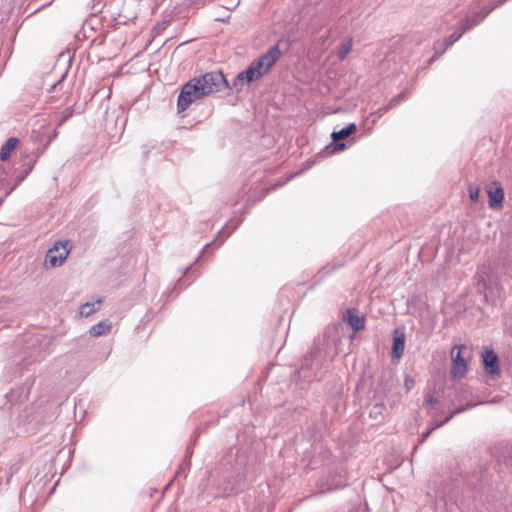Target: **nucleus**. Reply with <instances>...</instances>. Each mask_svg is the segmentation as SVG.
I'll use <instances>...</instances> for the list:
<instances>
[{"label":"nucleus","instance_id":"f257e3e1","mask_svg":"<svg viewBox=\"0 0 512 512\" xmlns=\"http://www.w3.org/2000/svg\"><path fill=\"white\" fill-rule=\"evenodd\" d=\"M193 80L199 86L200 94L204 96L220 92L228 86L226 78L220 71L209 72Z\"/></svg>","mask_w":512,"mask_h":512},{"label":"nucleus","instance_id":"f03ea898","mask_svg":"<svg viewBox=\"0 0 512 512\" xmlns=\"http://www.w3.org/2000/svg\"><path fill=\"white\" fill-rule=\"evenodd\" d=\"M68 241H57L46 254L45 265L47 267H57L64 263L70 253Z\"/></svg>","mask_w":512,"mask_h":512},{"label":"nucleus","instance_id":"7ed1b4c3","mask_svg":"<svg viewBox=\"0 0 512 512\" xmlns=\"http://www.w3.org/2000/svg\"><path fill=\"white\" fill-rule=\"evenodd\" d=\"M200 93L201 91L199 90V86L196 85L194 80L186 83L178 96V111H185L193 102L204 97V95Z\"/></svg>","mask_w":512,"mask_h":512},{"label":"nucleus","instance_id":"20e7f679","mask_svg":"<svg viewBox=\"0 0 512 512\" xmlns=\"http://www.w3.org/2000/svg\"><path fill=\"white\" fill-rule=\"evenodd\" d=\"M462 349H465L464 345H455L451 351L453 362L451 374L453 377H463L467 369L466 360L462 356Z\"/></svg>","mask_w":512,"mask_h":512},{"label":"nucleus","instance_id":"39448f33","mask_svg":"<svg viewBox=\"0 0 512 512\" xmlns=\"http://www.w3.org/2000/svg\"><path fill=\"white\" fill-rule=\"evenodd\" d=\"M484 370L488 376H500V364L497 354L492 349H486L482 353Z\"/></svg>","mask_w":512,"mask_h":512},{"label":"nucleus","instance_id":"423d86ee","mask_svg":"<svg viewBox=\"0 0 512 512\" xmlns=\"http://www.w3.org/2000/svg\"><path fill=\"white\" fill-rule=\"evenodd\" d=\"M356 131H357V126H356L355 123H350L349 125H347L346 127L342 128L341 130L334 131L331 134V137H332L333 141L336 142L333 145V152H340V151L345 150L346 149V144L338 143V141L343 140V139L349 137L350 135H352Z\"/></svg>","mask_w":512,"mask_h":512},{"label":"nucleus","instance_id":"0eeeda50","mask_svg":"<svg viewBox=\"0 0 512 512\" xmlns=\"http://www.w3.org/2000/svg\"><path fill=\"white\" fill-rule=\"evenodd\" d=\"M261 78V73L256 72V69L252 66V64L243 72L239 73L234 80V87L237 89H241L243 85L249 84L252 81L258 80Z\"/></svg>","mask_w":512,"mask_h":512},{"label":"nucleus","instance_id":"6e6552de","mask_svg":"<svg viewBox=\"0 0 512 512\" xmlns=\"http://www.w3.org/2000/svg\"><path fill=\"white\" fill-rule=\"evenodd\" d=\"M281 51L278 45L271 47L266 53H264L259 59L270 69L280 58Z\"/></svg>","mask_w":512,"mask_h":512},{"label":"nucleus","instance_id":"1a4fd4ad","mask_svg":"<svg viewBox=\"0 0 512 512\" xmlns=\"http://www.w3.org/2000/svg\"><path fill=\"white\" fill-rule=\"evenodd\" d=\"M489 206L491 208H498L502 206L504 200V191L500 184L496 186L494 190L488 191Z\"/></svg>","mask_w":512,"mask_h":512},{"label":"nucleus","instance_id":"9d476101","mask_svg":"<svg viewBox=\"0 0 512 512\" xmlns=\"http://www.w3.org/2000/svg\"><path fill=\"white\" fill-rule=\"evenodd\" d=\"M19 144V140L17 138L11 137L5 141V143L0 148V160L6 161L10 158L11 152L16 149Z\"/></svg>","mask_w":512,"mask_h":512},{"label":"nucleus","instance_id":"9b49d317","mask_svg":"<svg viewBox=\"0 0 512 512\" xmlns=\"http://www.w3.org/2000/svg\"><path fill=\"white\" fill-rule=\"evenodd\" d=\"M503 0H501L497 5H501L503 4L504 2H502ZM495 8V6L493 7V9ZM492 10V8L488 11H486L485 13H477L475 14L474 16H472L471 18H467L465 19V21L462 23V25L465 27L466 30H469L471 28H473L474 26L478 25L488 14L489 12Z\"/></svg>","mask_w":512,"mask_h":512},{"label":"nucleus","instance_id":"f8f14e48","mask_svg":"<svg viewBox=\"0 0 512 512\" xmlns=\"http://www.w3.org/2000/svg\"><path fill=\"white\" fill-rule=\"evenodd\" d=\"M405 349V336L401 334L399 336H395L393 339L392 346V357L395 359L401 358Z\"/></svg>","mask_w":512,"mask_h":512},{"label":"nucleus","instance_id":"ddd939ff","mask_svg":"<svg viewBox=\"0 0 512 512\" xmlns=\"http://www.w3.org/2000/svg\"><path fill=\"white\" fill-rule=\"evenodd\" d=\"M348 322L355 331L364 329L365 322L354 310H348Z\"/></svg>","mask_w":512,"mask_h":512},{"label":"nucleus","instance_id":"4468645a","mask_svg":"<svg viewBox=\"0 0 512 512\" xmlns=\"http://www.w3.org/2000/svg\"><path fill=\"white\" fill-rule=\"evenodd\" d=\"M111 330V323L107 320L101 321L90 328V334L99 337L107 334Z\"/></svg>","mask_w":512,"mask_h":512},{"label":"nucleus","instance_id":"2eb2a0df","mask_svg":"<svg viewBox=\"0 0 512 512\" xmlns=\"http://www.w3.org/2000/svg\"><path fill=\"white\" fill-rule=\"evenodd\" d=\"M353 46V39L351 37L345 39L338 51V58L342 61L351 52Z\"/></svg>","mask_w":512,"mask_h":512},{"label":"nucleus","instance_id":"dca6fc26","mask_svg":"<svg viewBox=\"0 0 512 512\" xmlns=\"http://www.w3.org/2000/svg\"><path fill=\"white\" fill-rule=\"evenodd\" d=\"M100 303H101L100 301H97L96 303L87 302V303L81 305V307L79 309L80 315L83 317H88V316L92 315L99 308Z\"/></svg>","mask_w":512,"mask_h":512},{"label":"nucleus","instance_id":"f3484780","mask_svg":"<svg viewBox=\"0 0 512 512\" xmlns=\"http://www.w3.org/2000/svg\"><path fill=\"white\" fill-rule=\"evenodd\" d=\"M463 410H464V408H459V409L455 410L454 412L450 413L449 416H447L443 421L437 423L434 427L428 429L425 433H423L421 442H424L429 437V435L432 433V431L434 429L441 427L442 425L447 423L455 414L460 413Z\"/></svg>","mask_w":512,"mask_h":512},{"label":"nucleus","instance_id":"a211bd4d","mask_svg":"<svg viewBox=\"0 0 512 512\" xmlns=\"http://www.w3.org/2000/svg\"><path fill=\"white\" fill-rule=\"evenodd\" d=\"M467 30L465 29V27L461 24V26L457 29V31H455L453 34H451L446 40V47H450L451 45H453L456 41H458L462 35L466 32Z\"/></svg>","mask_w":512,"mask_h":512},{"label":"nucleus","instance_id":"6ab92c4d","mask_svg":"<svg viewBox=\"0 0 512 512\" xmlns=\"http://www.w3.org/2000/svg\"><path fill=\"white\" fill-rule=\"evenodd\" d=\"M448 47H446V42H436L435 45H434V54L433 56L431 57V59L429 60V62H433L434 60H436L438 57H440L442 54H444V52L447 50Z\"/></svg>","mask_w":512,"mask_h":512},{"label":"nucleus","instance_id":"aec40b11","mask_svg":"<svg viewBox=\"0 0 512 512\" xmlns=\"http://www.w3.org/2000/svg\"><path fill=\"white\" fill-rule=\"evenodd\" d=\"M251 64L256 69V72L261 73V77L270 70L260 59L253 61Z\"/></svg>","mask_w":512,"mask_h":512},{"label":"nucleus","instance_id":"412c9836","mask_svg":"<svg viewBox=\"0 0 512 512\" xmlns=\"http://www.w3.org/2000/svg\"><path fill=\"white\" fill-rule=\"evenodd\" d=\"M436 402H437V400H436V398L432 394L428 393L425 396V403H424V405L427 408V410H432L434 405L436 404Z\"/></svg>","mask_w":512,"mask_h":512},{"label":"nucleus","instance_id":"4be33fe9","mask_svg":"<svg viewBox=\"0 0 512 512\" xmlns=\"http://www.w3.org/2000/svg\"><path fill=\"white\" fill-rule=\"evenodd\" d=\"M470 199L474 202L478 201L480 189L478 187L470 186L468 188Z\"/></svg>","mask_w":512,"mask_h":512},{"label":"nucleus","instance_id":"5701e85b","mask_svg":"<svg viewBox=\"0 0 512 512\" xmlns=\"http://www.w3.org/2000/svg\"><path fill=\"white\" fill-rule=\"evenodd\" d=\"M415 385V381L413 378H411L410 376H406L405 379H404V387L406 389V391H410Z\"/></svg>","mask_w":512,"mask_h":512},{"label":"nucleus","instance_id":"b1692460","mask_svg":"<svg viewBox=\"0 0 512 512\" xmlns=\"http://www.w3.org/2000/svg\"><path fill=\"white\" fill-rule=\"evenodd\" d=\"M233 230L226 231L225 229H222L218 232L217 238H221V243L229 237V235L232 233Z\"/></svg>","mask_w":512,"mask_h":512},{"label":"nucleus","instance_id":"393cba45","mask_svg":"<svg viewBox=\"0 0 512 512\" xmlns=\"http://www.w3.org/2000/svg\"><path fill=\"white\" fill-rule=\"evenodd\" d=\"M388 111H389V107H387L385 105V106H382V107L378 108L377 111L374 114L376 115L377 118H381Z\"/></svg>","mask_w":512,"mask_h":512},{"label":"nucleus","instance_id":"a878e982","mask_svg":"<svg viewBox=\"0 0 512 512\" xmlns=\"http://www.w3.org/2000/svg\"><path fill=\"white\" fill-rule=\"evenodd\" d=\"M392 99L398 105L399 103H401L402 101L405 100V95L403 93H401V94H398L397 96L393 97Z\"/></svg>","mask_w":512,"mask_h":512},{"label":"nucleus","instance_id":"bb28decb","mask_svg":"<svg viewBox=\"0 0 512 512\" xmlns=\"http://www.w3.org/2000/svg\"><path fill=\"white\" fill-rule=\"evenodd\" d=\"M383 409V407L381 405H375L371 411V414L372 413H378L380 412L381 410Z\"/></svg>","mask_w":512,"mask_h":512},{"label":"nucleus","instance_id":"cd10ccee","mask_svg":"<svg viewBox=\"0 0 512 512\" xmlns=\"http://www.w3.org/2000/svg\"><path fill=\"white\" fill-rule=\"evenodd\" d=\"M389 107V110L397 106V104L393 101V99L390 100V102L386 105Z\"/></svg>","mask_w":512,"mask_h":512},{"label":"nucleus","instance_id":"c85d7f7f","mask_svg":"<svg viewBox=\"0 0 512 512\" xmlns=\"http://www.w3.org/2000/svg\"><path fill=\"white\" fill-rule=\"evenodd\" d=\"M281 184H276V185H273L272 187L268 188L265 192V194H267L269 191H272L274 190L276 187L280 186Z\"/></svg>","mask_w":512,"mask_h":512},{"label":"nucleus","instance_id":"c756f323","mask_svg":"<svg viewBox=\"0 0 512 512\" xmlns=\"http://www.w3.org/2000/svg\"><path fill=\"white\" fill-rule=\"evenodd\" d=\"M450 17H451L450 15H446L445 18H444V21L446 23L450 22Z\"/></svg>","mask_w":512,"mask_h":512},{"label":"nucleus","instance_id":"7c9ffc66","mask_svg":"<svg viewBox=\"0 0 512 512\" xmlns=\"http://www.w3.org/2000/svg\"><path fill=\"white\" fill-rule=\"evenodd\" d=\"M210 245H211V244H206V245L204 246V248H203V251H202V252H204V251H205V250H206Z\"/></svg>","mask_w":512,"mask_h":512},{"label":"nucleus","instance_id":"2f4dec72","mask_svg":"<svg viewBox=\"0 0 512 512\" xmlns=\"http://www.w3.org/2000/svg\"><path fill=\"white\" fill-rule=\"evenodd\" d=\"M66 119H67V117L63 118V119L60 121L59 125H61L62 123H64V121H65Z\"/></svg>","mask_w":512,"mask_h":512},{"label":"nucleus","instance_id":"473e14b6","mask_svg":"<svg viewBox=\"0 0 512 512\" xmlns=\"http://www.w3.org/2000/svg\"><path fill=\"white\" fill-rule=\"evenodd\" d=\"M2 202H3V199L1 198V199H0V205L2 204Z\"/></svg>","mask_w":512,"mask_h":512},{"label":"nucleus","instance_id":"72a5a7b5","mask_svg":"<svg viewBox=\"0 0 512 512\" xmlns=\"http://www.w3.org/2000/svg\"><path fill=\"white\" fill-rule=\"evenodd\" d=\"M507 0H503L502 2H506Z\"/></svg>","mask_w":512,"mask_h":512}]
</instances>
